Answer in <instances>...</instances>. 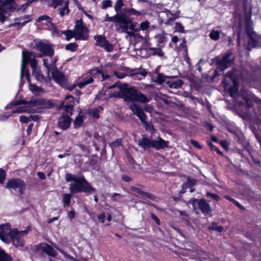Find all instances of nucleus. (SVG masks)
<instances>
[{"mask_svg":"<svg viewBox=\"0 0 261 261\" xmlns=\"http://www.w3.org/2000/svg\"><path fill=\"white\" fill-rule=\"evenodd\" d=\"M107 89H114L111 91V97L122 98L125 101H138L141 103L149 102L151 98L137 90L133 87H128L127 85H120V82L106 87Z\"/></svg>","mask_w":261,"mask_h":261,"instance_id":"1","label":"nucleus"},{"mask_svg":"<svg viewBox=\"0 0 261 261\" xmlns=\"http://www.w3.org/2000/svg\"><path fill=\"white\" fill-rule=\"evenodd\" d=\"M65 179L67 181H73L69 184V189L71 194H64L62 201L64 206H68L70 203L72 194L83 192L92 194L96 192V189L92 187L83 176L77 177L70 173L65 174Z\"/></svg>","mask_w":261,"mask_h":261,"instance_id":"2","label":"nucleus"},{"mask_svg":"<svg viewBox=\"0 0 261 261\" xmlns=\"http://www.w3.org/2000/svg\"><path fill=\"white\" fill-rule=\"evenodd\" d=\"M30 63L31 68L37 65V60L35 59V53L32 51L23 50L22 52V59L20 70V78L22 79L24 76L29 81L30 74L27 69V65Z\"/></svg>","mask_w":261,"mask_h":261,"instance_id":"3","label":"nucleus"},{"mask_svg":"<svg viewBox=\"0 0 261 261\" xmlns=\"http://www.w3.org/2000/svg\"><path fill=\"white\" fill-rule=\"evenodd\" d=\"M234 57L231 53L225 54L222 58L216 57L213 59V63H215L218 66L215 70V76H219L222 74L224 70L228 68L233 62Z\"/></svg>","mask_w":261,"mask_h":261,"instance_id":"4","label":"nucleus"},{"mask_svg":"<svg viewBox=\"0 0 261 261\" xmlns=\"http://www.w3.org/2000/svg\"><path fill=\"white\" fill-rule=\"evenodd\" d=\"M20 105H24V106H20L17 108L16 110H13L12 114L22 113H41L40 109H35L31 106V101L28 103L23 100H16L13 102H11L7 105L6 109H11L13 106H18Z\"/></svg>","mask_w":261,"mask_h":261,"instance_id":"5","label":"nucleus"},{"mask_svg":"<svg viewBox=\"0 0 261 261\" xmlns=\"http://www.w3.org/2000/svg\"><path fill=\"white\" fill-rule=\"evenodd\" d=\"M129 107L133 113L139 118L144 125L145 129L149 132H152L153 130V126L150 122L146 121L147 116L144 113L142 108L135 103L130 105Z\"/></svg>","mask_w":261,"mask_h":261,"instance_id":"6","label":"nucleus"},{"mask_svg":"<svg viewBox=\"0 0 261 261\" xmlns=\"http://www.w3.org/2000/svg\"><path fill=\"white\" fill-rule=\"evenodd\" d=\"M48 6L54 9H57L60 16L63 17L70 12L68 0H47Z\"/></svg>","mask_w":261,"mask_h":261,"instance_id":"7","label":"nucleus"},{"mask_svg":"<svg viewBox=\"0 0 261 261\" xmlns=\"http://www.w3.org/2000/svg\"><path fill=\"white\" fill-rule=\"evenodd\" d=\"M51 73L54 81L62 87L69 90H72L76 87L75 85H70L67 77L58 70H55Z\"/></svg>","mask_w":261,"mask_h":261,"instance_id":"8","label":"nucleus"},{"mask_svg":"<svg viewBox=\"0 0 261 261\" xmlns=\"http://www.w3.org/2000/svg\"><path fill=\"white\" fill-rule=\"evenodd\" d=\"M35 47L40 53H43L45 55L51 58L54 55L53 45L45 40H35Z\"/></svg>","mask_w":261,"mask_h":261,"instance_id":"9","label":"nucleus"},{"mask_svg":"<svg viewBox=\"0 0 261 261\" xmlns=\"http://www.w3.org/2000/svg\"><path fill=\"white\" fill-rule=\"evenodd\" d=\"M6 188L13 189L17 191L19 194L22 195L26 189V185L25 182L19 178H11L8 181Z\"/></svg>","mask_w":261,"mask_h":261,"instance_id":"10","label":"nucleus"},{"mask_svg":"<svg viewBox=\"0 0 261 261\" xmlns=\"http://www.w3.org/2000/svg\"><path fill=\"white\" fill-rule=\"evenodd\" d=\"M75 40H86L88 38L87 28L83 24L82 19L77 20L74 28Z\"/></svg>","mask_w":261,"mask_h":261,"instance_id":"11","label":"nucleus"},{"mask_svg":"<svg viewBox=\"0 0 261 261\" xmlns=\"http://www.w3.org/2000/svg\"><path fill=\"white\" fill-rule=\"evenodd\" d=\"M122 15H120L119 14H116L114 16H110L108 14H106L104 21H110L113 22L114 23V27L116 31H122V30H124L125 25V20L122 21L123 20L121 19Z\"/></svg>","mask_w":261,"mask_h":261,"instance_id":"12","label":"nucleus"},{"mask_svg":"<svg viewBox=\"0 0 261 261\" xmlns=\"http://www.w3.org/2000/svg\"><path fill=\"white\" fill-rule=\"evenodd\" d=\"M249 40L247 45V49L250 50L254 47H261V35H257L253 31L247 30Z\"/></svg>","mask_w":261,"mask_h":261,"instance_id":"13","label":"nucleus"},{"mask_svg":"<svg viewBox=\"0 0 261 261\" xmlns=\"http://www.w3.org/2000/svg\"><path fill=\"white\" fill-rule=\"evenodd\" d=\"M28 233V230L25 229L22 231H18L17 229H14L12 236H11V242L16 247H21L24 244V236Z\"/></svg>","mask_w":261,"mask_h":261,"instance_id":"14","label":"nucleus"},{"mask_svg":"<svg viewBox=\"0 0 261 261\" xmlns=\"http://www.w3.org/2000/svg\"><path fill=\"white\" fill-rule=\"evenodd\" d=\"M13 230L11 228L10 224H2L0 225V239L6 243L11 242V236L13 235Z\"/></svg>","mask_w":261,"mask_h":261,"instance_id":"15","label":"nucleus"},{"mask_svg":"<svg viewBox=\"0 0 261 261\" xmlns=\"http://www.w3.org/2000/svg\"><path fill=\"white\" fill-rule=\"evenodd\" d=\"M94 39L96 41L95 45L103 48L108 52H111L114 49L113 45L110 44L107 40L104 35H96L94 36Z\"/></svg>","mask_w":261,"mask_h":261,"instance_id":"16","label":"nucleus"},{"mask_svg":"<svg viewBox=\"0 0 261 261\" xmlns=\"http://www.w3.org/2000/svg\"><path fill=\"white\" fill-rule=\"evenodd\" d=\"M192 204L194 206L198 205L200 210L204 215H208L211 212L210 205L205 199H193L192 201Z\"/></svg>","mask_w":261,"mask_h":261,"instance_id":"17","label":"nucleus"},{"mask_svg":"<svg viewBox=\"0 0 261 261\" xmlns=\"http://www.w3.org/2000/svg\"><path fill=\"white\" fill-rule=\"evenodd\" d=\"M31 104L35 109H40L41 112L43 108H50L53 106L50 101L43 98L31 100Z\"/></svg>","mask_w":261,"mask_h":261,"instance_id":"18","label":"nucleus"},{"mask_svg":"<svg viewBox=\"0 0 261 261\" xmlns=\"http://www.w3.org/2000/svg\"><path fill=\"white\" fill-rule=\"evenodd\" d=\"M230 80L233 82V86L230 89V94L231 96H234L237 93V85L236 81L233 79V73L231 71H228L225 74V76L222 83L225 86H227L229 84Z\"/></svg>","mask_w":261,"mask_h":261,"instance_id":"19","label":"nucleus"},{"mask_svg":"<svg viewBox=\"0 0 261 261\" xmlns=\"http://www.w3.org/2000/svg\"><path fill=\"white\" fill-rule=\"evenodd\" d=\"M32 74L38 81L47 85L50 84V79L49 80V76H48V79H46L41 73L40 69L38 68L37 65L32 68Z\"/></svg>","mask_w":261,"mask_h":261,"instance_id":"20","label":"nucleus"},{"mask_svg":"<svg viewBox=\"0 0 261 261\" xmlns=\"http://www.w3.org/2000/svg\"><path fill=\"white\" fill-rule=\"evenodd\" d=\"M39 250L42 253H45L48 256L55 257L57 255L56 251L47 243H42L39 245Z\"/></svg>","mask_w":261,"mask_h":261,"instance_id":"21","label":"nucleus"},{"mask_svg":"<svg viewBox=\"0 0 261 261\" xmlns=\"http://www.w3.org/2000/svg\"><path fill=\"white\" fill-rule=\"evenodd\" d=\"M121 19L123 20L122 21H124V20L125 22V23L124 24V25H125L124 30H122L121 31H117V32L120 33H127V34H129L130 33L129 32H127V30L128 29L130 30H134L135 24L132 23V19L125 14H122Z\"/></svg>","mask_w":261,"mask_h":261,"instance_id":"22","label":"nucleus"},{"mask_svg":"<svg viewBox=\"0 0 261 261\" xmlns=\"http://www.w3.org/2000/svg\"><path fill=\"white\" fill-rule=\"evenodd\" d=\"M74 98L71 95H67L63 102L64 109L67 114H72L73 109Z\"/></svg>","mask_w":261,"mask_h":261,"instance_id":"23","label":"nucleus"},{"mask_svg":"<svg viewBox=\"0 0 261 261\" xmlns=\"http://www.w3.org/2000/svg\"><path fill=\"white\" fill-rule=\"evenodd\" d=\"M71 123V118L68 115H63L59 118L58 122V127L62 130L69 128Z\"/></svg>","mask_w":261,"mask_h":261,"instance_id":"24","label":"nucleus"},{"mask_svg":"<svg viewBox=\"0 0 261 261\" xmlns=\"http://www.w3.org/2000/svg\"><path fill=\"white\" fill-rule=\"evenodd\" d=\"M138 145L144 150H147L150 148H152V140L143 136L138 140Z\"/></svg>","mask_w":261,"mask_h":261,"instance_id":"25","label":"nucleus"},{"mask_svg":"<svg viewBox=\"0 0 261 261\" xmlns=\"http://www.w3.org/2000/svg\"><path fill=\"white\" fill-rule=\"evenodd\" d=\"M169 142L158 137L156 140H152V148L156 150L164 149L168 147Z\"/></svg>","mask_w":261,"mask_h":261,"instance_id":"26","label":"nucleus"},{"mask_svg":"<svg viewBox=\"0 0 261 261\" xmlns=\"http://www.w3.org/2000/svg\"><path fill=\"white\" fill-rule=\"evenodd\" d=\"M16 21H21L23 20L22 22H16L15 23H11L9 25V27H16L18 29L22 28L24 25H25L27 23L30 21L31 20V16L30 15H25L23 16H21L18 17L15 19Z\"/></svg>","mask_w":261,"mask_h":261,"instance_id":"27","label":"nucleus"},{"mask_svg":"<svg viewBox=\"0 0 261 261\" xmlns=\"http://www.w3.org/2000/svg\"><path fill=\"white\" fill-rule=\"evenodd\" d=\"M166 14L167 15V16H169V15H170L171 16H173V17H169L167 20L165 22V23L166 24H168V25H171L173 24L174 20L178 18V15L179 14V12H176V13H171L169 10H167L166 11Z\"/></svg>","mask_w":261,"mask_h":261,"instance_id":"28","label":"nucleus"},{"mask_svg":"<svg viewBox=\"0 0 261 261\" xmlns=\"http://www.w3.org/2000/svg\"><path fill=\"white\" fill-rule=\"evenodd\" d=\"M184 82L182 80H178L174 82L167 81L166 84L171 88L178 89L183 85Z\"/></svg>","mask_w":261,"mask_h":261,"instance_id":"29","label":"nucleus"},{"mask_svg":"<svg viewBox=\"0 0 261 261\" xmlns=\"http://www.w3.org/2000/svg\"><path fill=\"white\" fill-rule=\"evenodd\" d=\"M93 82V79L92 76H88L85 78L82 82L77 84V86L82 89L85 87L86 85L92 83Z\"/></svg>","mask_w":261,"mask_h":261,"instance_id":"30","label":"nucleus"},{"mask_svg":"<svg viewBox=\"0 0 261 261\" xmlns=\"http://www.w3.org/2000/svg\"><path fill=\"white\" fill-rule=\"evenodd\" d=\"M43 64L46 68L47 76H49V80H50L51 78L49 75V72H51V73L53 72L52 67H51L50 59H43Z\"/></svg>","mask_w":261,"mask_h":261,"instance_id":"31","label":"nucleus"},{"mask_svg":"<svg viewBox=\"0 0 261 261\" xmlns=\"http://www.w3.org/2000/svg\"><path fill=\"white\" fill-rule=\"evenodd\" d=\"M12 257L0 248V261H12Z\"/></svg>","mask_w":261,"mask_h":261,"instance_id":"32","label":"nucleus"},{"mask_svg":"<svg viewBox=\"0 0 261 261\" xmlns=\"http://www.w3.org/2000/svg\"><path fill=\"white\" fill-rule=\"evenodd\" d=\"M29 89L34 94H37L40 92H43L44 90L42 88L39 87L36 85L30 84L29 85Z\"/></svg>","mask_w":261,"mask_h":261,"instance_id":"33","label":"nucleus"},{"mask_svg":"<svg viewBox=\"0 0 261 261\" xmlns=\"http://www.w3.org/2000/svg\"><path fill=\"white\" fill-rule=\"evenodd\" d=\"M62 34H64L66 36V39L67 40L69 41L70 39L72 38H75V34L74 33V30H67L62 32Z\"/></svg>","mask_w":261,"mask_h":261,"instance_id":"34","label":"nucleus"},{"mask_svg":"<svg viewBox=\"0 0 261 261\" xmlns=\"http://www.w3.org/2000/svg\"><path fill=\"white\" fill-rule=\"evenodd\" d=\"M220 32L217 30H212L209 36L211 39L214 40H218L220 38Z\"/></svg>","mask_w":261,"mask_h":261,"instance_id":"35","label":"nucleus"},{"mask_svg":"<svg viewBox=\"0 0 261 261\" xmlns=\"http://www.w3.org/2000/svg\"><path fill=\"white\" fill-rule=\"evenodd\" d=\"M130 74L131 75L134 76L135 77L137 78L138 80H141L143 77H144L146 76L147 74V72L143 70V71H141V72H137L134 73V70H132L131 72H130Z\"/></svg>","mask_w":261,"mask_h":261,"instance_id":"36","label":"nucleus"},{"mask_svg":"<svg viewBox=\"0 0 261 261\" xmlns=\"http://www.w3.org/2000/svg\"><path fill=\"white\" fill-rule=\"evenodd\" d=\"M123 0H117L115 4L114 9L116 14H119L121 8L123 6Z\"/></svg>","mask_w":261,"mask_h":261,"instance_id":"37","label":"nucleus"},{"mask_svg":"<svg viewBox=\"0 0 261 261\" xmlns=\"http://www.w3.org/2000/svg\"><path fill=\"white\" fill-rule=\"evenodd\" d=\"M42 20H45L46 22V24L47 25H48V24H50V25H53V23H52V19L49 17L47 15H42V16H40L38 20H37V21H42Z\"/></svg>","mask_w":261,"mask_h":261,"instance_id":"38","label":"nucleus"},{"mask_svg":"<svg viewBox=\"0 0 261 261\" xmlns=\"http://www.w3.org/2000/svg\"><path fill=\"white\" fill-rule=\"evenodd\" d=\"M126 12L130 15L136 16H139L145 14V11L144 10H142L141 11H138L133 8L127 9Z\"/></svg>","mask_w":261,"mask_h":261,"instance_id":"39","label":"nucleus"},{"mask_svg":"<svg viewBox=\"0 0 261 261\" xmlns=\"http://www.w3.org/2000/svg\"><path fill=\"white\" fill-rule=\"evenodd\" d=\"M77 47V45L75 43H70L67 44L65 46V49L67 50H70L71 51H75L76 50Z\"/></svg>","mask_w":261,"mask_h":261,"instance_id":"40","label":"nucleus"},{"mask_svg":"<svg viewBox=\"0 0 261 261\" xmlns=\"http://www.w3.org/2000/svg\"><path fill=\"white\" fill-rule=\"evenodd\" d=\"M83 122V117L81 115H79L76 117V118L74 120V124L76 127H80L82 125Z\"/></svg>","mask_w":261,"mask_h":261,"instance_id":"41","label":"nucleus"},{"mask_svg":"<svg viewBox=\"0 0 261 261\" xmlns=\"http://www.w3.org/2000/svg\"><path fill=\"white\" fill-rule=\"evenodd\" d=\"M122 140L121 139H117L113 142L110 144V146L112 148H116L121 145Z\"/></svg>","mask_w":261,"mask_h":261,"instance_id":"42","label":"nucleus"},{"mask_svg":"<svg viewBox=\"0 0 261 261\" xmlns=\"http://www.w3.org/2000/svg\"><path fill=\"white\" fill-rule=\"evenodd\" d=\"M195 184L194 180H188L187 182L184 183L182 185V193H185L184 189H187L191 187Z\"/></svg>","mask_w":261,"mask_h":261,"instance_id":"43","label":"nucleus"},{"mask_svg":"<svg viewBox=\"0 0 261 261\" xmlns=\"http://www.w3.org/2000/svg\"><path fill=\"white\" fill-rule=\"evenodd\" d=\"M152 50L153 55H157L159 57H162L164 56V53L162 50L159 48H153L151 49Z\"/></svg>","mask_w":261,"mask_h":261,"instance_id":"44","label":"nucleus"},{"mask_svg":"<svg viewBox=\"0 0 261 261\" xmlns=\"http://www.w3.org/2000/svg\"><path fill=\"white\" fill-rule=\"evenodd\" d=\"M50 59V63H51V67H52L53 71H55V70H58L57 68V66H56V62L58 60V57L56 56V57H54L53 59Z\"/></svg>","mask_w":261,"mask_h":261,"instance_id":"45","label":"nucleus"},{"mask_svg":"<svg viewBox=\"0 0 261 261\" xmlns=\"http://www.w3.org/2000/svg\"><path fill=\"white\" fill-rule=\"evenodd\" d=\"M133 191L135 192L140 194L143 197H149V194L146 192H143L141 189L137 188H134Z\"/></svg>","mask_w":261,"mask_h":261,"instance_id":"46","label":"nucleus"},{"mask_svg":"<svg viewBox=\"0 0 261 261\" xmlns=\"http://www.w3.org/2000/svg\"><path fill=\"white\" fill-rule=\"evenodd\" d=\"M112 6V2L110 0L103 1L102 3V8L106 9Z\"/></svg>","mask_w":261,"mask_h":261,"instance_id":"47","label":"nucleus"},{"mask_svg":"<svg viewBox=\"0 0 261 261\" xmlns=\"http://www.w3.org/2000/svg\"><path fill=\"white\" fill-rule=\"evenodd\" d=\"M114 74L118 79H123L125 76L127 75L126 73L123 72H121L120 71H115L114 72Z\"/></svg>","mask_w":261,"mask_h":261,"instance_id":"48","label":"nucleus"},{"mask_svg":"<svg viewBox=\"0 0 261 261\" xmlns=\"http://www.w3.org/2000/svg\"><path fill=\"white\" fill-rule=\"evenodd\" d=\"M165 77L161 75V74H159L157 76V78L155 80V82L159 84H163L164 82H165Z\"/></svg>","mask_w":261,"mask_h":261,"instance_id":"49","label":"nucleus"},{"mask_svg":"<svg viewBox=\"0 0 261 261\" xmlns=\"http://www.w3.org/2000/svg\"><path fill=\"white\" fill-rule=\"evenodd\" d=\"M5 179L6 172L3 169H0V184L3 183Z\"/></svg>","mask_w":261,"mask_h":261,"instance_id":"50","label":"nucleus"},{"mask_svg":"<svg viewBox=\"0 0 261 261\" xmlns=\"http://www.w3.org/2000/svg\"><path fill=\"white\" fill-rule=\"evenodd\" d=\"M112 198L114 201H120V199L123 197V196L120 195V194L115 193L112 195Z\"/></svg>","mask_w":261,"mask_h":261,"instance_id":"51","label":"nucleus"},{"mask_svg":"<svg viewBox=\"0 0 261 261\" xmlns=\"http://www.w3.org/2000/svg\"><path fill=\"white\" fill-rule=\"evenodd\" d=\"M20 121L23 123H27L31 121V119L30 117H26L22 115L20 117Z\"/></svg>","mask_w":261,"mask_h":261,"instance_id":"52","label":"nucleus"},{"mask_svg":"<svg viewBox=\"0 0 261 261\" xmlns=\"http://www.w3.org/2000/svg\"><path fill=\"white\" fill-rule=\"evenodd\" d=\"M190 143L195 147H196L199 149H202V146L197 141H196L194 140L191 139L190 140Z\"/></svg>","mask_w":261,"mask_h":261,"instance_id":"53","label":"nucleus"},{"mask_svg":"<svg viewBox=\"0 0 261 261\" xmlns=\"http://www.w3.org/2000/svg\"><path fill=\"white\" fill-rule=\"evenodd\" d=\"M149 23L148 21L143 22L140 24V28L142 30H146L149 27Z\"/></svg>","mask_w":261,"mask_h":261,"instance_id":"54","label":"nucleus"},{"mask_svg":"<svg viewBox=\"0 0 261 261\" xmlns=\"http://www.w3.org/2000/svg\"><path fill=\"white\" fill-rule=\"evenodd\" d=\"M210 229L211 230H216L219 232H221L223 230V227L221 226H213L210 227Z\"/></svg>","mask_w":261,"mask_h":261,"instance_id":"55","label":"nucleus"},{"mask_svg":"<svg viewBox=\"0 0 261 261\" xmlns=\"http://www.w3.org/2000/svg\"><path fill=\"white\" fill-rule=\"evenodd\" d=\"M175 29L178 32H182L184 31V27L181 23L176 22L175 23Z\"/></svg>","mask_w":261,"mask_h":261,"instance_id":"56","label":"nucleus"},{"mask_svg":"<svg viewBox=\"0 0 261 261\" xmlns=\"http://www.w3.org/2000/svg\"><path fill=\"white\" fill-rule=\"evenodd\" d=\"M206 196H210V197L216 199L217 201H218L220 199V197L218 195H217L215 194H214V193H210V192H207Z\"/></svg>","mask_w":261,"mask_h":261,"instance_id":"57","label":"nucleus"},{"mask_svg":"<svg viewBox=\"0 0 261 261\" xmlns=\"http://www.w3.org/2000/svg\"><path fill=\"white\" fill-rule=\"evenodd\" d=\"M150 215H151V218L156 222V223L158 225H160L161 224V222H160L159 219L156 217V216L153 213H151Z\"/></svg>","mask_w":261,"mask_h":261,"instance_id":"58","label":"nucleus"},{"mask_svg":"<svg viewBox=\"0 0 261 261\" xmlns=\"http://www.w3.org/2000/svg\"><path fill=\"white\" fill-rule=\"evenodd\" d=\"M105 218L106 216L105 213H101V214L98 216V219L99 221L102 223L105 222Z\"/></svg>","mask_w":261,"mask_h":261,"instance_id":"59","label":"nucleus"},{"mask_svg":"<svg viewBox=\"0 0 261 261\" xmlns=\"http://www.w3.org/2000/svg\"><path fill=\"white\" fill-rule=\"evenodd\" d=\"M243 98L246 102L247 105L249 107H251V101L249 100V99L244 95H243Z\"/></svg>","mask_w":261,"mask_h":261,"instance_id":"60","label":"nucleus"},{"mask_svg":"<svg viewBox=\"0 0 261 261\" xmlns=\"http://www.w3.org/2000/svg\"><path fill=\"white\" fill-rule=\"evenodd\" d=\"M34 126V124L33 123H30L28 126V128H27V134L28 135H30L32 130V128H33V127Z\"/></svg>","mask_w":261,"mask_h":261,"instance_id":"61","label":"nucleus"},{"mask_svg":"<svg viewBox=\"0 0 261 261\" xmlns=\"http://www.w3.org/2000/svg\"><path fill=\"white\" fill-rule=\"evenodd\" d=\"M68 217L70 218V219H72L74 218V210L70 211L68 213Z\"/></svg>","mask_w":261,"mask_h":261,"instance_id":"62","label":"nucleus"},{"mask_svg":"<svg viewBox=\"0 0 261 261\" xmlns=\"http://www.w3.org/2000/svg\"><path fill=\"white\" fill-rule=\"evenodd\" d=\"M37 175L41 179H44L45 178V175L42 172H37Z\"/></svg>","mask_w":261,"mask_h":261,"instance_id":"63","label":"nucleus"},{"mask_svg":"<svg viewBox=\"0 0 261 261\" xmlns=\"http://www.w3.org/2000/svg\"><path fill=\"white\" fill-rule=\"evenodd\" d=\"M31 121L33 120L34 121H37L39 120V117L38 115H31L30 116Z\"/></svg>","mask_w":261,"mask_h":261,"instance_id":"64","label":"nucleus"}]
</instances>
